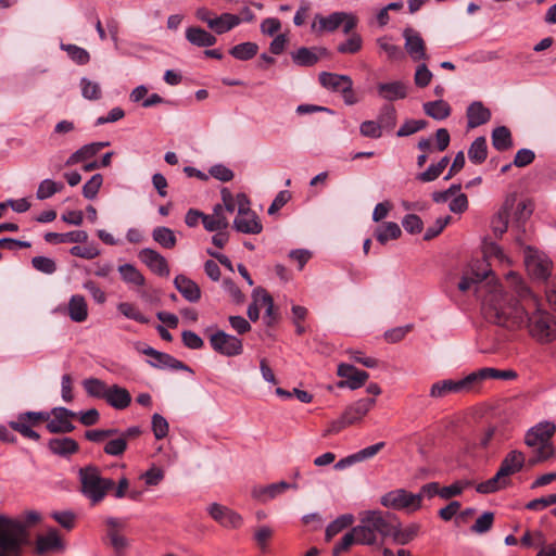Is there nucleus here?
Instances as JSON below:
<instances>
[{
  "instance_id": "1",
  "label": "nucleus",
  "mask_w": 556,
  "mask_h": 556,
  "mask_svg": "<svg viewBox=\"0 0 556 556\" xmlns=\"http://www.w3.org/2000/svg\"><path fill=\"white\" fill-rule=\"evenodd\" d=\"M509 292H492L483 304L485 319L507 329L526 325L529 334L539 343L556 340V320L542 308L539 298L525 285L521 277L509 271L506 275Z\"/></svg>"
},
{
  "instance_id": "2",
  "label": "nucleus",
  "mask_w": 556,
  "mask_h": 556,
  "mask_svg": "<svg viewBox=\"0 0 556 556\" xmlns=\"http://www.w3.org/2000/svg\"><path fill=\"white\" fill-rule=\"evenodd\" d=\"M41 521L37 510H26L18 518L12 519L0 515V549L17 554L28 536V528Z\"/></svg>"
},
{
  "instance_id": "3",
  "label": "nucleus",
  "mask_w": 556,
  "mask_h": 556,
  "mask_svg": "<svg viewBox=\"0 0 556 556\" xmlns=\"http://www.w3.org/2000/svg\"><path fill=\"white\" fill-rule=\"evenodd\" d=\"M359 523L355 526L358 542L362 545H376L392 533L394 516L381 510H364L358 514Z\"/></svg>"
},
{
  "instance_id": "4",
  "label": "nucleus",
  "mask_w": 556,
  "mask_h": 556,
  "mask_svg": "<svg viewBox=\"0 0 556 556\" xmlns=\"http://www.w3.org/2000/svg\"><path fill=\"white\" fill-rule=\"evenodd\" d=\"M556 432V426L552 421H541L531 427L525 435V444L533 448V456L529 459V465L534 466L552 458L555 453L553 437Z\"/></svg>"
},
{
  "instance_id": "5",
  "label": "nucleus",
  "mask_w": 556,
  "mask_h": 556,
  "mask_svg": "<svg viewBox=\"0 0 556 556\" xmlns=\"http://www.w3.org/2000/svg\"><path fill=\"white\" fill-rule=\"evenodd\" d=\"M79 481L81 493L96 505L102 502L110 490L115 486L114 480L103 478L100 470L94 466H87L79 469Z\"/></svg>"
},
{
  "instance_id": "6",
  "label": "nucleus",
  "mask_w": 556,
  "mask_h": 556,
  "mask_svg": "<svg viewBox=\"0 0 556 556\" xmlns=\"http://www.w3.org/2000/svg\"><path fill=\"white\" fill-rule=\"evenodd\" d=\"M380 502L387 508L410 513L421 507V494H414L404 489H396L386 493Z\"/></svg>"
},
{
  "instance_id": "7",
  "label": "nucleus",
  "mask_w": 556,
  "mask_h": 556,
  "mask_svg": "<svg viewBox=\"0 0 556 556\" xmlns=\"http://www.w3.org/2000/svg\"><path fill=\"white\" fill-rule=\"evenodd\" d=\"M211 348L218 354L233 357L242 354V340L223 330H216L208 337Z\"/></svg>"
},
{
  "instance_id": "8",
  "label": "nucleus",
  "mask_w": 556,
  "mask_h": 556,
  "mask_svg": "<svg viewBox=\"0 0 556 556\" xmlns=\"http://www.w3.org/2000/svg\"><path fill=\"white\" fill-rule=\"evenodd\" d=\"M525 265L528 273L536 279L546 280L551 274V260L531 247L525 250Z\"/></svg>"
},
{
  "instance_id": "9",
  "label": "nucleus",
  "mask_w": 556,
  "mask_h": 556,
  "mask_svg": "<svg viewBox=\"0 0 556 556\" xmlns=\"http://www.w3.org/2000/svg\"><path fill=\"white\" fill-rule=\"evenodd\" d=\"M473 377L470 374L459 380L445 379L440 380L431 386L430 396L435 399L445 397L451 393L468 392L473 389Z\"/></svg>"
},
{
  "instance_id": "10",
  "label": "nucleus",
  "mask_w": 556,
  "mask_h": 556,
  "mask_svg": "<svg viewBox=\"0 0 556 556\" xmlns=\"http://www.w3.org/2000/svg\"><path fill=\"white\" fill-rule=\"evenodd\" d=\"M471 271L473 277L464 276L462 280L458 283V289L463 292H466L470 290L472 287H475V293L481 298L482 305L484 304L485 298L492 293V292H501L504 293L502 288L497 285H490L485 282V279H481L476 275V271H481L480 268H478L475 264L471 267ZM507 291H505L506 293Z\"/></svg>"
},
{
  "instance_id": "11",
  "label": "nucleus",
  "mask_w": 556,
  "mask_h": 556,
  "mask_svg": "<svg viewBox=\"0 0 556 556\" xmlns=\"http://www.w3.org/2000/svg\"><path fill=\"white\" fill-rule=\"evenodd\" d=\"M139 352L142 354L149 356L151 359L149 361V364L152 367L159 368V369H173V370H185V371H191L190 367L182 363L181 361L175 358L174 356L160 352L151 346H144L142 349H139Z\"/></svg>"
},
{
  "instance_id": "12",
  "label": "nucleus",
  "mask_w": 556,
  "mask_h": 556,
  "mask_svg": "<svg viewBox=\"0 0 556 556\" xmlns=\"http://www.w3.org/2000/svg\"><path fill=\"white\" fill-rule=\"evenodd\" d=\"M50 418L47 422V430L50 433H70L75 429L71 419L76 417V414L65 407H54L50 413Z\"/></svg>"
},
{
  "instance_id": "13",
  "label": "nucleus",
  "mask_w": 556,
  "mask_h": 556,
  "mask_svg": "<svg viewBox=\"0 0 556 556\" xmlns=\"http://www.w3.org/2000/svg\"><path fill=\"white\" fill-rule=\"evenodd\" d=\"M403 38L405 39V50L413 61L419 62L429 59L426 52V43L418 31L412 27H406L403 30Z\"/></svg>"
},
{
  "instance_id": "14",
  "label": "nucleus",
  "mask_w": 556,
  "mask_h": 556,
  "mask_svg": "<svg viewBox=\"0 0 556 556\" xmlns=\"http://www.w3.org/2000/svg\"><path fill=\"white\" fill-rule=\"evenodd\" d=\"M491 261H498L503 263L506 261V256L504 255L502 249L494 242H484L483 244V260L477 261L475 265L481 269V271H476V275L481 279H486L491 270Z\"/></svg>"
},
{
  "instance_id": "15",
  "label": "nucleus",
  "mask_w": 556,
  "mask_h": 556,
  "mask_svg": "<svg viewBox=\"0 0 556 556\" xmlns=\"http://www.w3.org/2000/svg\"><path fill=\"white\" fill-rule=\"evenodd\" d=\"M338 376L345 378V381H340L338 387H348L351 390L361 388L369 378L368 372L357 369L355 366L342 363L338 366Z\"/></svg>"
},
{
  "instance_id": "16",
  "label": "nucleus",
  "mask_w": 556,
  "mask_h": 556,
  "mask_svg": "<svg viewBox=\"0 0 556 556\" xmlns=\"http://www.w3.org/2000/svg\"><path fill=\"white\" fill-rule=\"evenodd\" d=\"M377 93L384 101L403 100L408 96V85L403 80H393L377 84Z\"/></svg>"
},
{
  "instance_id": "17",
  "label": "nucleus",
  "mask_w": 556,
  "mask_h": 556,
  "mask_svg": "<svg viewBox=\"0 0 556 556\" xmlns=\"http://www.w3.org/2000/svg\"><path fill=\"white\" fill-rule=\"evenodd\" d=\"M139 260L147 265L154 274L167 277L169 275V267L166 258L157 251L146 248L139 252Z\"/></svg>"
},
{
  "instance_id": "18",
  "label": "nucleus",
  "mask_w": 556,
  "mask_h": 556,
  "mask_svg": "<svg viewBox=\"0 0 556 556\" xmlns=\"http://www.w3.org/2000/svg\"><path fill=\"white\" fill-rule=\"evenodd\" d=\"M207 511L216 522L225 528H238L242 522L241 517L237 513L217 503L211 504Z\"/></svg>"
},
{
  "instance_id": "19",
  "label": "nucleus",
  "mask_w": 556,
  "mask_h": 556,
  "mask_svg": "<svg viewBox=\"0 0 556 556\" xmlns=\"http://www.w3.org/2000/svg\"><path fill=\"white\" fill-rule=\"evenodd\" d=\"M288 489H298V485L295 483H288L285 481L271 483L268 485H258L253 488L252 496L261 502H267L283 493Z\"/></svg>"
},
{
  "instance_id": "20",
  "label": "nucleus",
  "mask_w": 556,
  "mask_h": 556,
  "mask_svg": "<svg viewBox=\"0 0 556 556\" xmlns=\"http://www.w3.org/2000/svg\"><path fill=\"white\" fill-rule=\"evenodd\" d=\"M375 399H361L355 403L351 404L343 412V416L348 424L354 425L363 419L364 416L375 405Z\"/></svg>"
},
{
  "instance_id": "21",
  "label": "nucleus",
  "mask_w": 556,
  "mask_h": 556,
  "mask_svg": "<svg viewBox=\"0 0 556 556\" xmlns=\"http://www.w3.org/2000/svg\"><path fill=\"white\" fill-rule=\"evenodd\" d=\"M472 379V386L480 383L486 379H501V380H514L518 377V374L513 369H496L492 367H483L477 371L470 374Z\"/></svg>"
},
{
  "instance_id": "22",
  "label": "nucleus",
  "mask_w": 556,
  "mask_h": 556,
  "mask_svg": "<svg viewBox=\"0 0 556 556\" xmlns=\"http://www.w3.org/2000/svg\"><path fill=\"white\" fill-rule=\"evenodd\" d=\"M174 286L191 303H195L201 299V290L198 283L185 275H177L174 279Z\"/></svg>"
},
{
  "instance_id": "23",
  "label": "nucleus",
  "mask_w": 556,
  "mask_h": 556,
  "mask_svg": "<svg viewBox=\"0 0 556 556\" xmlns=\"http://www.w3.org/2000/svg\"><path fill=\"white\" fill-rule=\"evenodd\" d=\"M233 228L238 232L257 235L262 232L263 226L255 214V212L245 213L241 216H236L233 220Z\"/></svg>"
},
{
  "instance_id": "24",
  "label": "nucleus",
  "mask_w": 556,
  "mask_h": 556,
  "mask_svg": "<svg viewBox=\"0 0 556 556\" xmlns=\"http://www.w3.org/2000/svg\"><path fill=\"white\" fill-rule=\"evenodd\" d=\"M104 401L113 408L122 410L130 405L131 395L127 389L113 384L109 388Z\"/></svg>"
},
{
  "instance_id": "25",
  "label": "nucleus",
  "mask_w": 556,
  "mask_h": 556,
  "mask_svg": "<svg viewBox=\"0 0 556 556\" xmlns=\"http://www.w3.org/2000/svg\"><path fill=\"white\" fill-rule=\"evenodd\" d=\"M320 85L331 91L341 92L343 88H349V85H353V80L348 75H340L329 72H321L319 74Z\"/></svg>"
},
{
  "instance_id": "26",
  "label": "nucleus",
  "mask_w": 556,
  "mask_h": 556,
  "mask_svg": "<svg viewBox=\"0 0 556 556\" xmlns=\"http://www.w3.org/2000/svg\"><path fill=\"white\" fill-rule=\"evenodd\" d=\"M468 128H476L491 119V111L480 101L472 102L467 109Z\"/></svg>"
},
{
  "instance_id": "27",
  "label": "nucleus",
  "mask_w": 556,
  "mask_h": 556,
  "mask_svg": "<svg viewBox=\"0 0 556 556\" xmlns=\"http://www.w3.org/2000/svg\"><path fill=\"white\" fill-rule=\"evenodd\" d=\"M376 122L382 132H392L397 123V112L394 105L391 103H384L379 109Z\"/></svg>"
},
{
  "instance_id": "28",
  "label": "nucleus",
  "mask_w": 556,
  "mask_h": 556,
  "mask_svg": "<svg viewBox=\"0 0 556 556\" xmlns=\"http://www.w3.org/2000/svg\"><path fill=\"white\" fill-rule=\"evenodd\" d=\"M346 18V13L344 12H333L329 16H323L317 14L315 16V22L312 25L313 29L318 28L319 31H334L341 26L343 21Z\"/></svg>"
},
{
  "instance_id": "29",
  "label": "nucleus",
  "mask_w": 556,
  "mask_h": 556,
  "mask_svg": "<svg viewBox=\"0 0 556 556\" xmlns=\"http://www.w3.org/2000/svg\"><path fill=\"white\" fill-rule=\"evenodd\" d=\"M67 315L75 323H83L87 319L88 305L83 295L74 294L71 296L67 305Z\"/></svg>"
},
{
  "instance_id": "30",
  "label": "nucleus",
  "mask_w": 556,
  "mask_h": 556,
  "mask_svg": "<svg viewBox=\"0 0 556 556\" xmlns=\"http://www.w3.org/2000/svg\"><path fill=\"white\" fill-rule=\"evenodd\" d=\"M326 54V49H309L302 47L294 51L291 56L293 62L299 66H313L316 64L320 58V55Z\"/></svg>"
},
{
  "instance_id": "31",
  "label": "nucleus",
  "mask_w": 556,
  "mask_h": 556,
  "mask_svg": "<svg viewBox=\"0 0 556 556\" xmlns=\"http://www.w3.org/2000/svg\"><path fill=\"white\" fill-rule=\"evenodd\" d=\"M49 450L59 456H70L75 454L79 446L78 443L72 438H53L48 442Z\"/></svg>"
},
{
  "instance_id": "32",
  "label": "nucleus",
  "mask_w": 556,
  "mask_h": 556,
  "mask_svg": "<svg viewBox=\"0 0 556 556\" xmlns=\"http://www.w3.org/2000/svg\"><path fill=\"white\" fill-rule=\"evenodd\" d=\"M88 239V233L84 230H74L65 233L59 232H47L45 235V240L48 243L58 244L64 242L72 243H84Z\"/></svg>"
},
{
  "instance_id": "33",
  "label": "nucleus",
  "mask_w": 556,
  "mask_h": 556,
  "mask_svg": "<svg viewBox=\"0 0 556 556\" xmlns=\"http://www.w3.org/2000/svg\"><path fill=\"white\" fill-rule=\"evenodd\" d=\"M63 544L55 530H49L47 534L38 535L36 549L39 554L62 549Z\"/></svg>"
},
{
  "instance_id": "34",
  "label": "nucleus",
  "mask_w": 556,
  "mask_h": 556,
  "mask_svg": "<svg viewBox=\"0 0 556 556\" xmlns=\"http://www.w3.org/2000/svg\"><path fill=\"white\" fill-rule=\"evenodd\" d=\"M108 141L105 142H92L89 144H85L76 152H74L66 161V165H74L79 162L86 161L92 156H94L101 149L109 146Z\"/></svg>"
},
{
  "instance_id": "35",
  "label": "nucleus",
  "mask_w": 556,
  "mask_h": 556,
  "mask_svg": "<svg viewBox=\"0 0 556 556\" xmlns=\"http://www.w3.org/2000/svg\"><path fill=\"white\" fill-rule=\"evenodd\" d=\"M391 528L392 533H390V536L393 538L394 542L401 545H405L413 541L418 535L420 529L419 525L417 523H413L405 529H401L400 523H396L395 519L392 520Z\"/></svg>"
},
{
  "instance_id": "36",
  "label": "nucleus",
  "mask_w": 556,
  "mask_h": 556,
  "mask_svg": "<svg viewBox=\"0 0 556 556\" xmlns=\"http://www.w3.org/2000/svg\"><path fill=\"white\" fill-rule=\"evenodd\" d=\"M241 23V17L231 13H223L220 16H215L213 22H210V28L216 34L222 35L229 31Z\"/></svg>"
},
{
  "instance_id": "37",
  "label": "nucleus",
  "mask_w": 556,
  "mask_h": 556,
  "mask_svg": "<svg viewBox=\"0 0 556 556\" xmlns=\"http://www.w3.org/2000/svg\"><path fill=\"white\" fill-rule=\"evenodd\" d=\"M186 38L197 47H211L216 43V37L200 27H189L186 30Z\"/></svg>"
},
{
  "instance_id": "38",
  "label": "nucleus",
  "mask_w": 556,
  "mask_h": 556,
  "mask_svg": "<svg viewBox=\"0 0 556 556\" xmlns=\"http://www.w3.org/2000/svg\"><path fill=\"white\" fill-rule=\"evenodd\" d=\"M203 226L207 231H219L228 227V219L223 214V206L217 204L212 215L203 216Z\"/></svg>"
},
{
  "instance_id": "39",
  "label": "nucleus",
  "mask_w": 556,
  "mask_h": 556,
  "mask_svg": "<svg viewBox=\"0 0 556 556\" xmlns=\"http://www.w3.org/2000/svg\"><path fill=\"white\" fill-rule=\"evenodd\" d=\"M525 455L522 452L514 450L510 451L505 458L502 460L500 468L505 470V473L509 477L520 471L525 465Z\"/></svg>"
},
{
  "instance_id": "40",
  "label": "nucleus",
  "mask_w": 556,
  "mask_h": 556,
  "mask_svg": "<svg viewBox=\"0 0 556 556\" xmlns=\"http://www.w3.org/2000/svg\"><path fill=\"white\" fill-rule=\"evenodd\" d=\"M425 113L437 121H442L451 115V106L444 100L426 102L422 105Z\"/></svg>"
},
{
  "instance_id": "41",
  "label": "nucleus",
  "mask_w": 556,
  "mask_h": 556,
  "mask_svg": "<svg viewBox=\"0 0 556 556\" xmlns=\"http://www.w3.org/2000/svg\"><path fill=\"white\" fill-rule=\"evenodd\" d=\"M492 144L497 151H506L513 147L510 130L505 126L496 127L492 131Z\"/></svg>"
},
{
  "instance_id": "42",
  "label": "nucleus",
  "mask_w": 556,
  "mask_h": 556,
  "mask_svg": "<svg viewBox=\"0 0 556 556\" xmlns=\"http://www.w3.org/2000/svg\"><path fill=\"white\" fill-rule=\"evenodd\" d=\"M401 233V228L396 223L388 222L377 228L376 238L381 244H386L389 240L397 239Z\"/></svg>"
},
{
  "instance_id": "43",
  "label": "nucleus",
  "mask_w": 556,
  "mask_h": 556,
  "mask_svg": "<svg viewBox=\"0 0 556 556\" xmlns=\"http://www.w3.org/2000/svg\"><path fill=\"white\" fill-rule=\"evenodd\" d=\"M488 156V146L484 137H478L468 150V157L475 164H481Z\"/></svg>"
},
{
  "instance_id": "44",
  "label": "nucleus",
  "mask_w": 556,
  "mask_h": 556,
  "mask_svg": "<svg viewBox=\"0 0 556 556\" xmlns=\"http://www.w3.org/2000/svg\"><path fill=\"white\" fill-rule=\"evenodd\" d=\"M118 273L124 282L141 287L144 285L146 279L143 275L131 264H124L118 266Z\"/></svg>"
},
{
  "instance_id": "45",
  "label": "nucleus",
  "mask_w": 556,
  "mask_h": 556,
  "mask_svg": "<svg viewBox=\"0 0 556 556\" xmlns=\"http://www.w3.org/2000/svg\"><path fill=\"white\" fill-rule=\"evenodd\" d=\"M152 238L155 242L165 249H173L177 243L174 231L170 228L164 226L154 228L152 231Z\"/></svg>"
},
{
  "instance_id": "46",
  "label": "nucleus",
  "mask_w": 556,
  "mask_h": 556,
  "mask_svg": "<svg viewBox=\"0 0 556 556\" xmlns=\"http://www.w3.org/2000/svg\"><path fill=\"white\" fill-rule=\"evenodd\" d=\"M83 387L89 396L101 400H105L108 390L110 388L104 381L98 378L85 379L83 381Z\"/></svg>"
},
{
  "instance_id": "47",
  "label": "nucleus",
  "mask_w": 556,
  "mask_h": 556,
  "mask_svg": "<svg viewBox=\"0 0 556 556\" xmlns=\"http://www.w3.org/2000/svg\"><path fill=\"white\" fill-rule=\"evenodd\" d=\"M450 163L447 156L442 157L437 164L430 165L425 172L417 175V179L422 182L435 180Z\"/></svg>"
},
{
  "instance_id": "48",
  "label": "nucleus",
  "mask_w": 556,
  "mask_h": 556,
  "mask_svg": "<svg viewBox=\"0 0 556 556\" xmlns=\"http://www.w3.org/2000/svg\"><path fill=\"white\" fill-rule=\"evenodd\" d=\"M9 426L12 430L21 433L24 438L38 441L40 435L38 432L31 429L30 422L20 414L16 420L10 421Z\"/></svg>"
},
{
  "instance_id": "49",
  "label": "nucleus",
  "mask_w": 556,
  "mask_h": 556,
  "mask_svg": "<svg viewBox=\"0 0 556 556\" xmlns=\"http://www.w3.org/2000/svg\"><path fill=\"white\" fill-rule=\"evenodd\" d=\"M63 189V182H58L52 179H45L39 184L36 197L38 200H46L51 198L53 194L61 192Z\"/></svg>"
},
{
  "instance_id": "50",
  "label": "nucleus",
  "mask_w": 556,
  "mask_h": 556,
  "mask_svg": "<svg viewBox=\"0 0 556 556\" xmlns=\"http://www.w3.org/2000/svg\"><path fill=\"white\" fill-rule=\"evenodd\" d=\"M258 46L254 42H243L232 47L229 53L237 60L247 61L256 55Z\"/></svg>"
},
{
  "instance_id": "51",
  "label": "nucleus",
  "mask_w": 556,
  "mask_h": 556,
  "mask_svg": "<svg viewBox=\"0 0 556 556\" xmlns=\"http://www.w3.org/2000/svg\"><path fill=\"white\" fill-rule=\"evenodd\" d=\"M355 518L351 514H344L339 516L336 520L328 525L326 529V538L330 540L332 536L337 535L343 529L353 525Z\"/></svg>"
},
{
  "instance_id": "52",
  "label": "nucleus",
  "mask_w": 556,
  "mask_h": 556,
  "mask_svg": "<svg viewBox=\"0 0 556 556\" xmlns=\"http://www.w3.org/2000/svg\"><path fill=\"white\" fill-rule=\"evenodd\" d=\"M509 210L507 206L502 207L492 218L491 228L496 237H501L506 232L508 227Z\"/></svg>"
},
{
  "instance_id": "53",
  "label": "nucleus",
  "mask_w": 556,
  "mask_h": 556,
  "mask_svg": "<svg viewBox=\"0 0 556 556\" xmlns=\"http://www.w3.org/2000/svg\"><path fill=\"white\" fill-rule=\"evenodd\" d=\"M61 49L67 53V55L71 58L72 61H74L75 63H77L79 65H85L90 60L89 52L86 49L78 47L76 45L62 43Z\"/></svg>"
},
{
  "instance_id": "54",
  "label": "nucleus",
  "mask_w": 556,
  "mask_h": 556,
  "mask_svg": "<svg viewBox=\"0 0 556 556\" xmlns=\"http://www.w3.org/2000/svg\"><path fill=\"white\" fill-rule=\"evenodd\" d=\"M118 312L128 319H132L140 324H148L150 319L144 316L138 307L128 302H122L117 305Z\"/></svg>"
},
{
  "instance_id": "55",
  "label": "nucleus",
  "mask_w": 556,
  "mask_h": 556,
  "mask_svg": "<svg viewBox=\"0 0 556 556\" xmlns=\"http://www.w3.org/2000/svg\"><path fill=\"white\" fill-rule=\"evenodd\" d=\"M263 296V305L266 307V317L270 320L268 321V325L271 324V321L276 320V314L274 312V301L271 295L263 288L258 287L253 290L252 298L256 302H258V296Z\"/></svg>"
},
{
  "instance_id": "56",
  "label": "nucleus",
  "mask_w": 556,
  "mask_h": 556,
  "mask_svg": "<svg viewBox=\"0 0 556 556\" xmlns=\"http://www.w3.org/2000/svg\"><path fill=\"white\" fill-rule=\"evenodd\" d=\"M81 96L87 100H99L102 96L101 87L98 83L86 77L80 79Z\"/></svg>"
},
{
  "instance_id": "57",
  "label": "nucleus",
  "mask_w": 556,
  "mask_h": 556,
  "mask_svg": "<svg viewBox=\"0 0 556 556\" xmlns=\"http://www.w3.org/2000/svg\"><path fill=\"white\" fill-rule=\"evenodd\" d=\"M128 443L125 441V437L121 434L116 438L110 439L104 445V453L110 456H122L127 450Z\"/></svg>"
},
{
  "instance_id": "58",
  "label": "nucleus",
  "mask_w": 556,
  "mask_h": 556,
  "mask_svg": "<svg viewBox=\"0 0 556 556\" xmlns=\"http://www.w3.org/2000/svg\"><path fill=\"white\" fill-rule=\"evenodd\" d=\"M377 45L390 60L397 61L404 58V53L400 46L391 43L388 38L382 37L377 39Z\"/></svg>"
},
{
  "instance_id": "59",
  "label": "nucleus",
  "mask_w": 556,
  "mask_h": 556,
  "mask_svg": "<svg viewBox=\"0 0 556 556\" xmlns=\"http://www.w3.org/2000/svg\"><path fill=\"white\" fill-rule=\"evenodd\" d=\"M427 122L425 119H407L402 126L399 128L396 136L397 137H407L419 130L426 128Z\"/></svg>"
},
{
  "instance_id": "60",
  "label": "nucleus",
  "mask_w": 556,
  "mask_h": 556,
  "mask_svg": "<svg viewBox=\"0 0 556 556\" xmlns=\"http://www.w3.org/2000/svg\"><path fill=\"white\" fill-rule=\"evenodd\" d=\"M103 184V177L101 174H94L84 186L83 194L86 199L92 200L97 197L101 186Z\"/></svg>"
},
{
  "instance_id": "61",
  "label": "nucleus",
  "mask_w": 556,
  "mask_h": 556,
  "mask_svg": "<svg viewBox=\"0 0 556 556\" xmlns=\"http://www.w3.org/2000/svg\"><path fill=\"white\" fill-rule=\"evenodd\" d=\"M359 544L358 533L355 532V527L343 535L341 541L333 547V555L339 556L341 553L348 551L353 544Z\"/></svg>"
},
{
  "instance_id": "62",
  "label": "nucleus",
  "mask_w": 556,
  "mask_h": 556,
  "mask_svg": "<svg viewBox=\"0 0 556 556\" xmlns=\"http://www.w3.org/2000/svg\"><path fill=\"white\" fill-rule=\"evenodd\" d=\"M152 431L156 440H162L168 434V422L167 420L160 414L155 413L152 416Z\"/></svg>"
},
{
  "instance_id": "63",
  "label": "nucleus",
  "mask_w": 556,
  "mask_h": 556,
  "mask_svg": "<svg viewBox=\"0 0 556 556\" xmlns=\"http://www.w3.org/2000/svg\"><path fill=\"white\" fill-rule=\"evenodd\" d=\"M33 267L43 274L51 275L56 270L55 262L46 256H35L31 260Z\"/></svg>"
},
{
  "instance_id": "64",
  "label": "nucleus",
  "mask_w": 556,
  "mask_h": 556,
  "mask_svg": "<svg viewBox=\"0 0 556 556\" xmlns=\"http://www.w3.org/2000/svg\"><path fill=\"white\" fill-rule=\"evenodd\" d=\"M494 514L491 511H485L471 526V531L480 534L485 533L492 528Z\"/></svg>"
}]
</instances>
